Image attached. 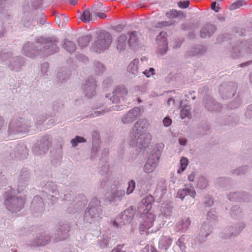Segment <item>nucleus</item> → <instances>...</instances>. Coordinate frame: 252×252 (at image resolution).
<instances>
[{
  "label": "nucleus",
  "mask_w": 252,
  "mask_h": 252,
  "mask_svg": "<svg viewBox=\"0 0 252 252\" xmlns=\"http://www.w3.org/2000/svg\"><path fill=\"white\" fill-rule=\"evenodd\" d=\"M187 191V188L185 189H179L177 193L176 197L181 198L182 200H183L185 197L188 195Z\"/></svg>",
  "instance_id": "nucleus-50"
},
{
  "label": "nucleus",
  "mask_w": 252,
  "mask_h": 252,
  "mask_svg": "<svg viewBox=\"0 0 252 252\" xmlns=\"http://www.w3.org/2000/svg\"><path fill=\"white\" fill-rule=\"evenodd\" d=\"M44 208L45 204L42 198L39 195L35 196L30 206V209L32 213H41L44 210Z\"/></svg>",
  "instance_id": "nucleus-15"
},
{
  "label": "nucleus",
  "mask_w": 252,
  "mask_h": 252,
  "mask_svg": "<svg viewBox=\"0 0 252 252\" xmlns=\"http://www.w3.org/2000/svg\"><path fill=\"white\" fill-rule=\"evenodd\" d=\"M53 157H54L56 159H60L62 157V145L57 148L56 150H53L51 152Z\"/></svg>",
  "instance_id": "nucleus-41"
},
{
  "label": "nucleus",
  "mask_w": 252,
  "mask_h": 252,
  "mask_svg": "<svg viewBox=\"0 0 252 252\" xmlns=\"http://www.w3.org/2000/svg\"><path fill=\"white\" fill-rule=\"evenodd\" d=\"M69 231V226L67 224L59 225L55 233L56 240L61 241L65 240L68 237Z\"/></svg>",
  "instance_id": "nucleus-19"
},
{
  "label": "nucleus",
  "mask_w": 252,
  "mask_h": 252,
  "mask_svg": "<svg viewBox=\"0 0 252 252\" xmlns=\"http://www.w3.org/2000/svg\"><path fill=\"white\" fill-rule=\"evenodd\" d=\"M163 147L164 145L162 143H159L156 144V146L148 148V159L143 168L145 173L149 174L156 169L159 162L161 150Z\"/></svg>",
  "instance_id": "nucleus-3"
},
{
  "label": "nucleus",
  "mask_w": 252,
  "mask_h": 252,
  "mask_svg": "<svg viewBox=\"0 0 252 252\" xmlns=\"http://www.w3.org/2000/svg\"><path fill=\"white\" fill-rule=\"evenodd\" d=\"M29 127H8V135L11 137L24 136L30 133Z\"/></svg>",
  "instance_id": "nucleus-18"
},
{
  "label": "nucleus",
  "mask_w": 252,
  "mask_h": 252,
  "mask_svg": "<svg viewBox=\"0 0 252 252\" xmlns=\"http://www.w3.org/2000/svg\"><path fill=\"white\" fill-rule=\"evenodd\" d=\"M180 167L178 171V173H181L184 171L189 163L188 159L187 158L182 157L180 159Z\"/></svg>",
  "instance_id": "nucleus-38"
},
{
  "label": "nucleus",
  "mask_w": 252,
  "mask_h": 252,
  "mask_svg": "<svg viewBox=\"0 0 252 252\" xmlns=\"http://www.w3.org/2000/svg\"><path fill=\"white\" fill-rule=\"evenodd\" d=\"M25 203V199L21 196L17 197L8 195L5 198L4 205L12 213H17L21 210Z\"/></svg>",
  "instance_id": "nucleus-5"
},
{
  "label": "nucleus",
  "mask_w": 252,
  "mask_h": 252,
  "mask_svg": "<svg viewBox=\"0 0 252 252\" xmlns=\"http://www.w3.org/2000/svg\"><path fill=\"white\" fill-rule=\"evenodd\" d=\"M124 245H118L117 248L113 249L111 252H126V250H123Z\"/></svg>",
  "instance_id": "nucleus-61"
},
{
  "label": "nucleus",
  "mask_w": 252,
  "mask_h": 252,
  "mask_svg": "<svg viewBox=\"0 0 252 252\" xmlns=\"http://www.w3.org/2000/svg\"><path fill=\"white\" fill-rule=\"evenodd\" d=\"M135 178L137 186L145 190H149L153 184L152 176L148 173H138Z\"/></svg>",
  "instance_id": "nucleus-11"
},
{
  "label": "nucleus",
  "mask_w": 252,
  "mask_h": 252,
  "mask_svg": "<svg viewBox=\"0 0 252 252\" xmlns=\"http://www.w3.org/2000/svg\"><path fill=\"white\" fill-rule=\"evenodd\" d=\"M51 137L49 135L42 137L32 148L33 153L37 156L45 155L51 145Z\"/></svg>",
  "instance_id": "nucleus-8"
},
{
  "label": "nucleus",
  "mask_w": 252,
  "mask_h": 252,
  "mask_svg": "<svg viewBox=\"0 0 252 252\" xmlns=\"http://www.w3.org/2000/svg\"><path fill=\"white\" fill-rule=\"evenodd\" d=\"M64 47V48L69 52H72L75 50V46L74 44L68 40H65Z\"/></svg>",
  "instance_id": "nucleus-37"
},
{
  "label": "nucleus",
  "mask_w": 252,
  "mask_h": 252,
  "mask_svg": "<svg viewBox=\"0 0 252 252\" xmlns=\"http://www.w3.org/2000/svg\"><path fill=\"white\" fill-rule=\"evenodd\" d=\"M172 239L170 238V237H165L161 239V242L163 243L165 242V247H169L172 243Z\"/></svg>",
  "instance_id": "nucleus-57"
},
{
  "label": "nucleus",
  "mask_w": 252,
  "mask_h": 252,
  "mask_svg": "<svg viewBox=\"0 0 252 252\" xmlns=\"http://www.w3.org/2000/svg\"><path fill=\"white\" fill-rule=\"evenodd\" d=\"M28 155L29 150L24 143L18 144L10 153L12 158H19L21 159H26Z\"/></svg>",
  "instance_id": "nucleus-13"
},
{
  "label": "nucleus",
  "mask_w": 252,
  "mask_h": 252,
  "mask_svg": "<svg viewBox=\"0 0 252 252\" xmlns=\"http://www.w3.org/2000/svg\"><path fill=\"white\" fill-rule=\"evenodd\" d=\"M90 41V38L88 36H83L79 38L78 44L81 48L86 46Z\"/></svg>",
  "instance_id": "nucleus-43"
},
{
  "label": "nucleus",
  "mask_w": 252,
  "mask_h": 252,
  "mask_svg": "<svg viewBox=\"0 0 252 252\" xmlns=\"http://www.w3.org/2000/svg\"><path fill=\"white\" fill-rule=\"evenodd\" d=\"M173 208V206L171 204H166L161 207V214L159 215L158 219L162 220L163 222L162 224V225H164L168 217L172 215Z\"/></svg>",
  "instance_id": "nucleus-20"
},
{
  "label": "nucleus",
  "mask_w": 252,
  "mask_h": 252,
  "mask_svg": "<svg viewBox=\"0 0 252 252\" xmlns=\"http://www.w3.org/2000/svg\"><path fill=\"white\" fill-rule=\"evenodd\" d=\"M128 186L127 188V193L129 194L132 193L135 188V182L132 179L128 182Z\"/></svg>",
  "instance_id": "nucleus-48"
},
{
  "label": "nucleus",
  "mask_w": 252,
  "mask_h": 252,
  "mask_svg": "<svg viewBox=\"0 0 252 252\" xmlns=\"http://www.w3.org/2000/svg\"><path fill=\"white\" fill-rule=\"evenodd\" d=\"M86 139L83 137L76 136L74 138L71 140L70 143L73 147H76L79 143H85Z\"/></svg>",
  "instance_id": "nucleus-35"
},
{
  "label": "nucleus",
  "mask_w": 252,
  "mask_h": 252,
  "mask_svg": "<svg viewBox=\"0 0 252 252\" xmlns=\"http://www.w3.org/2000/svg\"><path fill=\"white\" fill-rule=\"evenodd\" d=\"M87 89L88 88H90V90L92 89L94 90L95 88V82L94 80L90 82V81H88L86 84Z\"/></svg>",
  "instance_id": "nucleus-62"
},
{
  "label": "nucleus",
  "mask_w": 252,
  "mask_h": 252,
  "mask_svg": "<svg viewBox=\"0 0 252 252\" xmlns=\"http://www.w3.org/2000/svg\"><path fill=\"white\" fill-rule=\"evenodd\" d=\"M138 113V108H134L127 113L122 119L124 124H128L133 122Z\"/></svg>",
  "instance_id": "nucleus-26"
},
{
  "label": "nucleus",
  "mask_w": 252,
  "mask_h": 252,
  "mask_svg": "<svg viewBox=\"0 0 252 252\" xmlns=\"http://www.w3.org/2000/svg\"><path fill=\"white\" fill-rule=\"evenodd\" d=\"M129 39L127 40V43L129 46L135 42L137 40V34L136 32H132L129 34Z\"/></svg>",
  "instance_id": "nucleus-46"
},
{
  "label": "nucleus",
  "mask_w": 252,
  "mask_h": 252,
  "mask_svg": "<svg viewBox=\"0 0 252 252\" xmlns=\"http://www.w3.org/2000/svg\"><path fill=\"white\" fill-rule=\"evenodd\" d=\"M245 2L243 0H238L233 3L230 6V8L231 10L239 8L241 6L245 5Z\"/></svg>",
  "instance_id": "nucleus-51"
},
{
  "label": "nucleus",
  "mask_w": 252,
  "mask_h": 252,
  "mask_svg": "<svg viewBox=\"0 0 252 252\" xmlns=\"http://www.w3.org/2000/svg\"><path fill=\"white\" fill-rule=\"evenodd\" d=\"M213 227L209 222L203 223L200 229L199 232L194 238L195 245L197 243L201 244L206 241L207 237L212 231Z\"/></svg>",
  "instance_id": "nucleus-10"
},
{
  "label": "nucleus",
  "mask_w": 252,
  "mask_h": 252,
  "mask_svg": "<svg viewBox=\"0 0 252 252\" xmlns=\"http://www.w3.org/2000/svg\"><path fill=\"white\" fill-rule=\"evenodd\" d=\"M101 202L96 197H94L86 208L83 217V222L86 224L95 223L101 218L102 209Z\"/></svg>",
  "instance_id": "nucleus-2"
},
{
  "label": "nucleus",
  "mask_w": 252,
  "mask_h": 252,
  "mask_svg": "<svg viewBox=\"0 0 252 252\" xmlns=\"http://www.w3.org/2000/svg\"><path fill=\"white\" fill-rule=\"evenodd\" d=\"M31 179L30 171L26 168H22L17 176V186L18 189L23 190L29 185Z\"/></svg>",
  "instance_id": "nucleus-12"
},
{
  "label": "nucleus",
  "mask_w": 252,
  "mask_h": 252,
  "mask_svg": "<svg viewBox=\"0 0 252 252\" xmlns=\"http://www.w3.org/2000/svg\"><path fill=\"white\" fill-rule=\"evenodd\" d=\"M155 70L153 68H150L149 70H146L143 72V73L147 77H150L151 75L154 74Z\"/></svg>",
  "instance_id": "nucleus-63"
},
{
  "label": "nucleus",
  "mask_w": 252,
  "mask_h": 252,
  "mask_svg": "<svg viewBox=\"0 0 252 252\" xmlns=\"http://www.w3.org/2000/svg\"><path fill=\"white\" fill-rule=\"evenodd\" d=\"M230 215L233 219H238L243 216V212L239 206L234 205L230 209Z\"/></svg>",
  "instance_id": "nucleus-30"
},
{
  "label": "nucleus",
  "mask_w": 252,
  "mask_h": 252,
  "mask_svg": "<svg viewBox=\"0 0 252 252\" xmlns=\"http://www.w3.org/2000/svg\"><path fill=\"white\" fill-rule=\"evenodd\" d=\"M251 198V195L243 191L231 192L227 195V198L232 201L248 202Z\"/></svg>",
  "instance_id": "nucleus-14"
},
{
  "label": "nucleus",
  "mask_w": 252,
  "mask_h": 252,
  "mask_svg": "<svg viewBox=\"0 0 252 252\" xmlns=\"http://www.w3.org/2000/svg\"><path fill=\"white\" fill-rule=\"evenodd\" d=\"M8 182V179L6 172L0 169V188L6 186Z\"/></svg>",
  "instance_id": "nucleus-33"
},
{
  "label": "nucleus",
  "mask_w": 252,
  "mask_h": 252,
  "mask_svg": "<svg viewBox=\"0 0 252 252\" xmlns=\"http://www.w3.org/2000/svg\"><path fill=\"white\" fill-rule=\"evenodd\" d=\"M246 224L243 222H239L233 225L228 226L223 229V232L220 233V237L223 240L231 239L238 236L244 230Z\"/></svg>",
  "instance_id": "nucleus-6"
},
{
  "label": "nucleus",
  "mask_w": 252,
  "mask_h": 252,
  "mask_svg": "<svg viewBox=\"0 0 252 252\" xmlns=\"http://www.w3.org/2000/svg\"><path fill=\"white\" fill-rule=\"evenodd\" d=\"M111 36L109 33L99 34L93 45V49L96 52H100V51L108 48L111 43Z\"/></svg>",
  "instance_id": "nucleus-9"
},
{
  "label": "nucleus",
  "mask_w": 252,
  "mask_h": 252,
  "mask_svg": "<svg viewBox=\"0 0 252 252\" xmlns=\"http://www.w3.org/2000/svg\"><path fill=\"white\" fill-rule=\"evenodd\" d=\"M48 199L50 200L51 203L53 205L58 201V197L53 194L52 195L49 194Z\"/></svg>",
  "instance_id": "nucleus-59"
},
{
  "label": "nucleus",
  "mask_w": 252,
  "mask_h": 252,
  "mask_svg": "<svg viewBox=\"0 0 252 252\" xmlns=\"http://www.w3.org/2000/svg\"><path fill=\"white\" fill-rule=\"evenodd\" d=\"M208 185V181L207 179L203 176H200L197 181V186L200 189H204Z\"/></svg>",
  "instance_id": "nucleus-34"
},
{
  "label": "nucleus",
  "mask_w": 252,
  "mask_h": 252,
  "mask_svg": "<svg viewBox=\"0 0 252 252\" xmlns=\"http://www.w3.org/2000/svg\"><path fill=\"white\" fill-rule=\"evenodd\" d=\"M109 178L108 176L104 177L100 181V187L102 188H104L105 186L109 184Z\"/></svg>",
  "instance_id": "nucleus-54"
},
{
  "label": "nucleus",
  "mask_w": 252,
  "mask_h": 252,
  "mask_svg": "<svg viewBox=\"0 0 252 252\" xmlns=\"http://www.w3.org/2000/svg\"><path fill=\"white\" fill-rule=\"evenodd\" d=\"M85 203V200H73L69 203V206L66 209V212L68 213H75L83 208Z\"/></svg>",
  "instance_id": "nucleus-23"
},
{
  "label": "nucleus",
  "mask_w": 252,
  "mask_h": 252,
  "mask_svg": "<svg viewBox=\"0 0 252 252\" xmlns=\"http://www.w3.org/2000/svg\"><path fill=\"white\" fill-rule=\"evenodd\" d=\"M134 214L133 207L131 206L116 218L113 221V225L117 228H121L124 225L129 224L133 218Z\"/></svg>",
  "instance_id": "nucleus-7"
},
{
  "label": "nucleus",
  "mask_w": 252,
  "mask_h": 252,
  "mask_svg": "<svg viewBox=\"0 0 252 252\" xmlns=\"http://www.w3.org/2000/svg\"><path fill=\"white\" fill-rule=\"evenodd\" d=\"M189 4V0L180 1L178 2V5L181 8H186Z\"/></svg>",
  "instance_id": "nucleus-58"
},
{
  "label": "nucleus",
  "mask_w": 252,
  "mask_h": 252,
  "mask_svg": "<svg viewBox=\"0 0 252 252\" xmlns=\"http://www.w3.org/2000/svg\"><path fill=\"white\" fill-rule=\"evenodd\" d=\"M142 220L139 226V230L141 234L145 232L146 234L156 232L158 229L152 228L154 222L155 220V216L149 212H143L141 215Z\"/></svg>",
  "instance_id": "nucleus-4"
},
{
  "label": "nucleus",
  "mask_w": 252,
  "mask_h": 252,
  "mask_svg": "<svg viewBox=\"0 0 252 252\" xmlns=\"http://www.w3.org/2000/svg\"><path fill=\"white\" fill-rule=\"evenodd\" d=\"M176 245L180 248V250L182 252H184L186 249V246L184 244V243H180L179 242V239L176 242Z\"/></svg>",
  "instance_id": "nucleus-64"
},
{
  "label": "nucleus",
  "mask_w": 252,
  "mask_h": 252,
  "mask_svg": "<svg viewBox=\"0 0 252 252\" xmlns=\"http://www.w3.org/2000/svg\"><path fill=\"white\" fill-rule=\"evenodd\" d=\"M145 127H133L130 132L129 145L135 147L137 155L142 153L150 144L152 136Z\"/></svg>",
  "instance_id": "nucleus-1"
},
{
  "label": "nucleus",
  "mask_w": 252,
  "mask_h": 252,
  "mask_svg": "<svg viewBox=\"0 0 252 252\" xmlns=\"http://www.w3.org/2000/svg\"><path fill=\"white\" fill-rule=\"evenodd\" d=\"M154 199L153 196L148 195L144 198L138 207L139 211L141 213V210H143V212H149L152 208V203L154 202Z\"/></svg>",
  "instance_id": "nucleus-22"
},
{
  "label": "nucleus",
  "mask_w": 252,
  "mask_h": 252,
  "mask_svg": "<svg viewBox=\"0 0 252 252\" xmlns=\"http://www.w3.org/2000/svg\"><path fill=\"white\" fill-rule=\"evenodd\" d=\"M139 63V60L138 59L133 60L128 65L127 71L129 73L136 75L138 73V65Z\"/></svg>",
  "instance_id": "nucleus-31"
},
{
  "label": "nucleus",
  "mask_w": 252,
  "mask_h": 252,
  "mask_svg": "<svg viewBox=\"0 0 252 252\" xmlns=\"http://www.w3.org/2000/svg\"><path fill=\"white\" fill-rule=\"evenodd\" d=\"M190 108L189 106H186L184 107L180 112V115L182 119L186 117H189L190 115Z\"/></svg>",
  "instance_id": "nucleus-42"
},
{
  "label": "nucleus",
  "mask_w": 252,
  "mask_h": 252,
  "mask_svg": "<svg viewBox=\"0 0 252 252\" xmlns=\"http://www.w3.org/2000/svg\"><path fill=\"white\" fill-rule=\"evenodd\" d=\"M167 34L166 32H161L157 37V42L158 44V52L163 54L167 51Z\"/></svg>",
  "instance_id": "nucleus-16"
},
{
  "label": "nucleus",
  "mask_w": 252,
  "mask_h": 252,
  "mask_svg": "<svg viewBox=\"0 0 252 252\" xmlns=\"http://www.w3.org/2000/svg\"><path fill=\"white\" fill-rule=\"evenodd\" d=\"M99 145L100 144H92V148L91 149V153L90 155V158L91 159H93L94 158H96L97 155L98 154V152L99 149Z\"/></svg>",
  "instance_id": "nucleus-40"
},
{
  "label": "nucleus",
  "mask_w": 252,
  "mask_h": 252,
  "mask_svg": "<svg viewBox=\"0 0 252 252\" xmlns=\"http://www.w3.org/2000/svg\"><path fill=\"white\" fill-rule=\"evenodd\" d=\"M249 170V167L247 165H244L231 170L230 172L233 176H240L246 174Z\"/></svg>",
  "instance_id": "nucleus-32"
},
{
  "label": "nucleus",
  "mask_w": 252,
  "mask_h": 252,
  "mask_svg": "<svg viewBox=\"0 0 252 252\" xmlns=\"http://www.w3.org/2000/svg\"><path fill=\"white\" fill-rule=\"evenodd\" d=\"M51 237L47 233H44L37 236L29 245L32 247L45 246L49 243Z\"/></svg>",
  "instance_id": "nucleus-17"
},
{
  "label": "nucleus",
  "mask_w": 252,
  "mask_h": 252,
  "mask_svg": "<svg viewBox=\"0 0 252 252\" xmlns=\"http://www.w3.org/2000/svg\"><path fill=\"white\" fill-rule=\"evenodd\" d=\"M124 195L125 191L124 190L113 189L108 198L110 202H116L120 201Z\"/></svg>",
  "instance_id": "nucleus-25"
},
{
  "label": "nucleus",
  "mask_w": 252,
  "mask_h": 252,
  "mask_svg": "<svg viewBox=\"0 0 252 252\" xmlns=\"http://www.w3.org/2000/svg\"><path fill=\"white\" fill-rule=\"evenodd\" d=\"M164 126H170L172 124V120L169 117H166L163 120Z\"/></svg>",
  "instance_id": "nucleus-60"
},
{
  "label": "nucleus",
  "mask_w": 252,
  "mask_h": 252,
  "mask_svg": "<svg viewBox=\"0 0 252 252\" xmlns=\"http://www.w3.org/2000/svg\"><path fill=\"white\" fill-rule=\"evenodd\" d=\"M207 218L208 220L211 221H214L217 220L218 217L214 211H211L208 212Z\"/></svg>",
  "instance_id": "nucleus-49"
},
{
  "label": "nucleus",
  "mask_w": 252,
  "mask_h": 252,
  "mask_svg": "<svg viewBox=\"0 0 252 252\" xmlns=\"http://www.w3.org/2000/svg\"><path fill=\"white\" fill-rule=\"evenodd\" d=\"M116 244V240L106 236L98 241V245L102 249L112 248Z\"/></svg>",
  "instance_id": "nucleus-24"
},
{
  "label": "nucleus",
  "mask_w": 252,
  "mask_h": 252,
  "mask_svg": "<svg viewBox=\"0 0 252 252\" xmlns=\"http://www.w3.org/2000/svg\"><path fill=\"white\" fill-rule=\"evenodd\" d=\"M231 180L227 177H219L217 179L216 182L221 187H225L230 183Z\"/></svg>",
  "instance_id": "nucleus-36"
},
{
  "label": "nucleus",
  "mask_w": 252,
  "mask_h": 252,
  "mask_svg": "<svg viewBox=\"0 0 252 252\" xmlns=\"http://www.w3.org/2000/svg\"><path fill=\"white\" fill-rule=\"evenodd\" d=\"M204 203L206 207H211L213 205L214 202L212 198L210 196H208L205 197Z\"/></svg>",
  "instance_id": "nucleus-55"
},
{
  "label": "nucleus",
  "mask_w": 252,
  "mask_h": 252,
  "mask_svg": "<svg viewBox=\"0 0 252 252\" xmlns=\"http://www.w3.org/2000/svg\"><path fill=\"white\" fill-rule=\"evenodd\" d=\"M99 165H100V172H102V174L108 171L109 165L107 161H100Z\"/></svg>",
  "instance_id": "nucleus-47"
},
{
  "label": "nucleus",
  "mask_w": 252,
  "mask_h": 252,
  "mask_svg": "<svg viewBox=\"0 0 252 252\" xmlns=\"http://www.w3.org/2000/svg\"><path fill=\"white\" fill-rule=\"evenodd\" d=\"M92 144H100V135L98 132L94 131L92 133Z\"/></svg>",
  "instance_id": "nucleus-44"
},
{
  "label": "nucleus",
  "mask_w": 252,
  "mask_h": 252,
  "mask_svg": "<svg viewBox=\"0 0 252 252\" xmlns=\"http://www.w3.org/2000/svg\"><path fill=\"white\" fill-rule=\"evenodd\" d=\"M109 153V149L107 148H104L102 151L100 161H107Z\"/></svg>",
  "instance_id": "nucleus-53"
},
{
  "label": "nucleus",
  "mask_w": 252,
  "mask_h": 252,
  "mask_svg": "<svg viewBox=\"0 0 252 252\" xmlns=\"http://www.w3.org/2000/svg\"><path fill=\"white\" fill-rule=\"evenodd\" d=\"M63 200L64 201L72 202L73 200H75L73 198V193L72 192H70L64 194Z\"/></svg>",
  "instance_id": "nucleus-52"
},
{
  "label": "nucleus",
  "mask_w": 252,
  "mask_h": 252,
  "mask_svg": "<svg viewBox=\"0 0 252 252\" xmlns=\"http://www.w3.org/2000/svg\"><path fill=\"white\" fill-rule=\"evenodd\" d=\"M82 21L88 22L92 20L91 13L89 10H85L80 16Z\"/></svg>",
  "instance_id": "nucleus-39"
},
{
  "label": "nucleus",
  "mask_w": 252,
  "mask_h": 252,
  "mask_svg": "<svg viewBox=\"0 0 252 252\" xmlns=\"http://www.w3.org/2000/svg\"><path fill=\"white\" fill-rule=\"evenodd\" d=\"M190 239V236L188 235H183L179 238V242L180 243H184L185 245L186 246L187 243L188 241Z\"/></svg>",
  "instance_id": "nucleus-56"
},
{
  "label": "nucleus",
  "mask_w": 252,
  "mask_h": 252,
  "mask_svg": "<svg viewBox=\"0 0 252 252\" xmlns=\"http://www.w3.org/2000/svg\"><path fill=\"white\" fill-rule=\"evenodd\" d=\"M40 186L43 189V191L50 193L55 195H59L60 194L57 185L52 181L42 182Z\"/></svg>",
  "instance_id": "nucleus-21"
},
{
  "label": "nucleus",
  "mask_w": 252,
  "mask_h": 252,
  "mask_svg": "<svg viewBox=\"0 0 252 252\" xmlns=\"http://www.w3.org/2000/svg\"><path fill=\"white\" fill-rule=\"evenodd\" d=\"M114 94L116 95H126L127 94V90L124 87H117Z\"/></svg>",
  "instance_id": "nucleus-45"
},
{
  "label": "nucleus",
  "mask_w": 252,
  "mask_h": 252,
  "mask_svg": "<svg viewBox=\"0 0 252 252\" xmlns=\"http://www.w3.org/2000/svg\"><path fill=\"white\" fill-rule=\"evenodd\" d=\"M127 37L126 34H122L118 38L116 47L118 50L122 51L125 50L127 43Z\"/></svg>",
  "instance_id": "nucleus-29"
},
{
  "label": "nucleus",
  "mask_w": 252,
  "mask_h": 252,
  "mask_svg": "<svg viewBox=\"0 0 252 252\" xmlns=\"http://www.w3.org/2000/svg\"><path fill=\"white\" fill-rule=\"evenodd\" d=\"M191 225V220L189 218H185L176 224L178 231H186Z\"/></svg>",
  "instance_id": "nucleus-28"
},
{
  "label": "nucleus",
  "mask_w": 252,
  "mask_h": 252,
  "mask_svg": "<svg viewBox=\"0 0 252 252\" xmlns=\"http://www.w3.org/2000/svg\"><path fill=\"white\" fill-rule=\"evenodd\" d=\"M216 31L215 26L211 24H207L200 31V36L202 38H205L210 36Z\"/></svg>",
  "instance_id": "nucleus-27"
}]
</instances>
